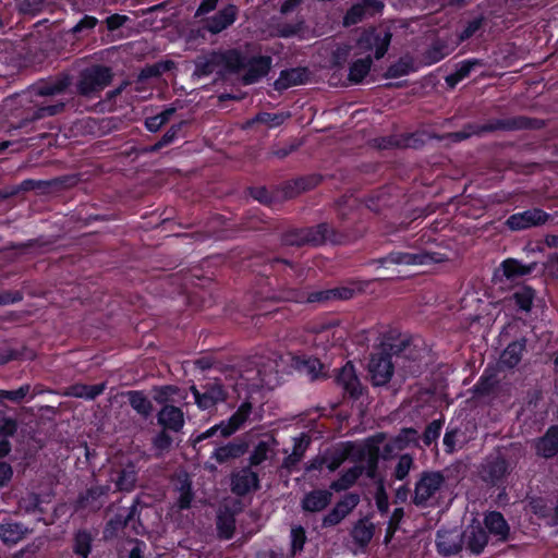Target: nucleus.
Returning <instances> with one entry per match:
<instances>
[{
	"label": "nucleus",
	"mask_w": 558,
	"mask_h": 558,
	"mask_svg": "<svg viewBox=\"0 0 558 558\" xmlns=\"http://www.w3.org/2000/svg\"><path fill=\"white\" fill-rule=\"evenodd\" d=\"M272 59L269 56L247 57L245 61V73L242 76L244 85H252L260 81L271 69Z\"/></svg>",
	"instance_id": "obj_18"
},
{
	"label": "nucleus",
	"mask_w": 558,
	"mask_h": 558,
	"mask_svg": "<svg viewBox=\"0 0 558 558\" xmlns=\"http://www.w3.org/2000/svg\"><path fill=\"white\" fill-rule=\"evenodd\" d=\"M278 356L274 354L271 357H255L256 378L262 387L274 388L280 384Z\"/></svg>",
	"instance_id": "obj_16"
},
{
	"label": "nucleus",
	"mask_w": 558,
	"mask_h": 558,
	"mask_svg": "<svg viewBox=\"0 0 558 558\" xmlns=\"http://www.w3.org/2000/svg\"><path fill=\"white\" fill-rule=\"evenodd\" d=\"M173 439L167 433V429L158 432L151 439L153 448L159 452H165L172 446Z\"/></svg>",
	"instance_id": "obj_60"
},
{
	"label": "nucleus",
	"mask_w": 558,
	"mask_h": 558,
	"mask_svg": "<svg viewBox=\"0 0 558 558\" xmlns=\"http://www.w3.org/2000/svg\"><path fill=\"white\" fill-rule=\"evenodd\" d=\"M411 71V64L400 59L399 61L390 64L386 70V78H398L408 75Z\"/></svg>",
	"instance_id": "obj_59"
},
{
	"label": "nucleus",
	"mask_w": 558,
	"mask_h": 558,
	"mask_svg": "<svg viewBox=\"0 0 558 558\" xmlns=\"http://www.w3.org/2000/svg\"><path fill=\"white\" fill-rule=\"evenodd\" d=\"M335 381L342 389L343 398L356 401L364 392V387L352 362H347L337 373Z\"/></svg>",
	"instance_id": "obj_13"
},
{
	"label": "nucleus",
	"mask_w": 558,
	"mask_h": 558,
	"mask_svg": "<svg viewBox=\"0 0 558 558\" xmlns=\"http://www.w3.org/2000/svg\"><path fill=\"white\" fill-rule=\"evenodd\" d=\"M445 482L444 475L436 472H423L421 478L415 483L412 502L416 507H426L427 501L440 489Z\"/></svg>",
	"instance_id": "obj_11"
},
{
	"label": "nucleus",
	"mask_w": 558,
	"mask_h": 558,
	"mask_svg": "<svg viewBox=\"0 0 558 558\" xmlns=\"http://www.w3.org/2000/svg\"><path fill=\"white\" fill-rule=\"evenodd\" d=\"M485 529L499 542H507L510 535V526L499 511H490L484 518Z\"/></svg>",
	"instance_id": "obj_27"
},
{
	"label": "nucleus",
	"mask_w": 558,
	"mask_h": 558,
	"mask_svg": "<svg viewBox=\"0 0 558 558\" xmlns=\"http://www.w3.org/2000/svg\"><path fill=\"white\" fill-rule=\"evenodd\" d=\"M526 351V338L521 337L508 343L500 354L499 362L507 369L515 368Z\"/></svg>",
	"instance_id": "obj_26"
},
{
	"label": "nucleus",
	"mask_w": 558,
	"mask_h": 558,
	"mask_svg": "<svg viewBox=\"0 0 558 558\" xmlns=\"http://www.w3.org/2000/svg\"><path fill=\"white\" fill-rule=\"evenodd\" d=\"M486 20L483 15H476L468 20H461L456 28L457 44L460 45L485 31Z\"/></svg>",
	"instance_id": "obj_25"
},
{
	"label": "nucleus",
	"mask_w": 558,
	"mask_h": 558,
	"mask_svg": "<svg viewBox=\"0 0 558 558\" xmlns=\"http://www.w3.org/2000/svg\"><path fill=\"white\" fill-rule=\"evenodd\" d=\"M230 481L231 492L239 497H244L260 488L259 475L251 466H243L241 470L233 472Z\"/></svg>",
	"instance_id": "obj_14"
},
{
	"label": "nucleus",
	"mask_w": 558,
	"mask_h": 558,
	"mask_svg": "<svg viewBox=\"0 0 558 558\" xmlns=\"http://www.w3.org/2000/svg\"><path fill=\"white\" fill-rule=\"evenodd\" d=\"M107 388V381H102L96 385L87 384H74L70 386V395L75 398L85 400H95L97 397L104 393Z\"/></svg>",
	"instance_id": "obj_37"
},
{
	"label": "nucleus",
	"mask_w": 558,
	"mask_h": 558,
	"mask_svg": "<svg viewBox=\"0 0 558 558\" xmlns=\"http://www.w3.org/2000/svg\"><path fill=\"white\" fill-rule=\"evenodd\" d=\"M363 473L364 466L361 464H355L349 468L347 471L342 472L337 480L332 481L330 484V489L337 493L347 490L357 482Z\"/></svg>",
	"instance_id": "obj_32"
},
{
	"label": "nucleus",
	"mask_w": 558,
	"mask_h": 558,
	"mask_svg": "<svg viewBox=\"0 0 558 558\" xmlns=\"http://www.w3.org/2000/svg\"><path fill=\"white\" fill-rule=\"evenodd\" d=\"M190 391L201 411L214 410L229 397L227 388L220 380L207 381L201 386V389L192 385Z\"/></svg>",
	"instance_id": "obj_10"
},
{
	"label": "nucleus",
	"mask_w": 558,
	"mask_h": 558,
	"mask_svg": "<svg viewBox=\"0 0 558 558\" xmlns=\"http://www.w3.org/2000/svg\"><path fill=\"white\" fill-rule=\"evenodd\" d=\"M498 384L499 380L496 373L486 368L474 385L473 390L477 396L488 397L495 391Z\"/></svg>",
	"instance_id": "obj_40"
},
{
	"label": "nucleus",
	"mask_w": 558,
	"mask_h": 558,
	"mask_svg": "<svg viewBox=\"0 0 558 558\" xmlns=\"http://www.w3.org/2000/svg\"><path fill=\"white\" fill-rule=\"evenodd\" d=\"M535 263L523 264L515 258H507L501 263V269L507 279H515L531 275L535 269Z\"/></svg>",
	"instance_id": "obj_36"
},
{
	"label": "nucleus",
	"mask_w": 558,
	"mask_h": 558,
	"mask_svg": "<svg viewBox=\"0 0 558 558\" xmlns=\"http://www.w3.org/2000/svg\"><path fill=\"white\" fill-rule=\"evenodd\" d=\"M404 517V510L403 508H396L388 521V525L386 529L385 537H384V544H389L391 539L393 538L396 532L399 530L400 523L403 520Z\"/></svg>",
	"instance_id": "obj_52"
},
{
	"label": "nucleus",
	"mask_w": 558,
	"mask_h": 558,
	"mask_svg": "<svg viewBox=\"0 0 558 558\" xmlns=\"http://www.w3.org/2000/svg\"><path fill=\"white\" fill-rule=\"evenodd\" d=\"M339 220L338 227L328 222H320L316 226L291 228L281 235V242L288 246H322L327 243L332 245H344L363 235L365 225L361 219L359 208L351 206H339L337 210Z\"/></svg>",
	"instance_id": "obj_2"
},
{
	"label": "nucleus",
	"mask_w": 558,
	"mask_h": 558,
	"mask_svg": "<svg viewBox=\"0 0 558 558\" xmlns=\"http://www.w3.org/2000/svg\"><path fill=\"white\" fill-rule=\"evenodd\" d=\"M352 442L348 441L345 442L343 449H336L331 452L323 454L324 461H326L325 466L331 472L338 470L340 465L348 459L350 449H352Z\"/></svg>",
	"instance_id": "obj_44"
},
{
	"label": "nucleus",
	"mask_w": 558,
	"mask_h": 558,
	"mask_svg": "<svg viewBox=\"0 0 558 558\" xmlns=\"http://www.w3.org/2000/svg\"><path fill=\"white\" fill-rule=\"evenodd\" d=\"M536 296L535 290L530 286H522L512 293V300L522 312H531Z\"/></svg>",
	"instance_id": "obj_41"
},
{
	"label": "nucleus",
	"mask_w": 558,
	"mask_h": 558,
	"mask_svg": "<svg viewBox=\"0 0 558 558\" xmlns=\"http://www.w3.org/2000/svg\"><path fill=\"white\" fill-rule=\"evenodd\" d=\"M550 215L538 207H533L520 213L510 215L505 225L511 231H522L545 225Z\"/></svg>",
	"instance_id": "obj_12"
},
{
	"label": "nucleus",
	"mask_w": 558,
	"mask_h": 558,
	"mask_svg": "<svg viewBox=\"0 0 558 558\" xmlns=\"http://www.w3.org/2000/svg\"><path fill=\"white\" fill-rule=\"evenodd\" d=\"M375 504L377 507V510L381 515L387 514L389 511V498L387 495V492L385 489V486L383 483H380L376 489L375 493Z\"/></svg>",
	"instance_id": "obj_64"
},
{
	"label": "nucleus",
	"mask_w": 558,
	"mask_h": 558,
	"mask_svg": "<svg viewBox=\"0 0 558 558\" xmlns=\"http://www.w3.org/2000/svg\"><path fill=\"white\" fill-rule=\"evenodd\" d=\"M531 511L539 519H553V508L548 505V501L542 497H533L529 501Z\"/></svg>",
	"instance_id": "obj_53"
},
{
	"label": "nucleus",
	"mask_w": 558,
	"mask_h": 558,
	"mask_svg": "<svg viewBox=\"0 0 558 558\" xmlns=\"http://www.w3.org/2000/svg\"><path fill=\"white\" fill-rule=\"evenodd\" d=\"M269 450V445L266 441H258V444L254 447L253 451L250 454V464L247 466L252 468L260 465L264 461L268 459Z\"/></svg>",
	"instance_id": "obj_55"
},
{
	"label": "nucleus",
	"mask_w": 558,
	"mask_h": 558,
	"mask_svg": "<svg viewBox=\"0 0 558 558\" xmlns=\"http://www.w3.org/2000/svg\"><path fill=\"white\" fill-rule=\"evenodd\" d=\"M217 533L219 538L229 541L234 536L235 518L233 513L223 512L217 515Z\"/></svg>",
	"instance_id": "obj_43"
},
{
	"label": "nucleus",
	"mask_w": 558,
	"mask_h": 558,
	"mask_svg": "<svg viewBox=\"0 0 558 558\" xmlns=\"http://www.w3.org/2000/svg\"><path fill=\"white\" fill-rule=\"evenodd\" d=\"M239 8L233 3H228L214 15L203 19L205 31L211 35H218L230 27L238 19Z\"/></svg>",
	"instance_id": "obj_15"
},
{
	"label": "nucleus",
	"mask_w": 558,
	"mask_h": 558,
	"mask_svg": "<svg viewBox=\"0 0 558 558\" xmlns=\"http://www.w3.org/2000/svg\"><path fill=\"white\" fill-rule=\"evenodd\" d=\"M247 450L248 444L243 439L236 438L228 444L218 446L213 451L210 459L215 460L218 464H223L230 460L241 458Z\"/></svg>",
	"instance_id": "obj_22"
},
{
	"label": "nucleus",
	"mask_w": 558,
	"mask_h": 558,
	"mask_svg": "<svg viewBox=\"0 0 558 558\" xmlns=\"http://www.w3.org/2000/svg\"><path fill=\"white\" fill-rule=\"evenodd\" d=\"M217 56L218 63L222 64L230 73H239L245 68L247 57L239 49H229Z\"/></svg>",
	"instance_id": "obj_33"
},
{
	"label": "nucleus",
	"mask_w": 558,
	"mask_h": 558,
	"mask_svg": "<svg viewBox=\"0 0 558 558\" xmlns=\"http://www.w3.org/2000/svg\"><path fill=\"white\" fill-rule=\"evenodd\" d=\"M418 353H413L410 340L403 339L396 343H383L371 354L368 373L373 386L387 385L395 372V365H400L411 376L421 374V364L417 362Z\"/></svg>",
	"instance_id": "obj_3"
},
{
	"label": "nucleus",
	"mask_w": 558,
	"mask_h": 558,
	"mask_svg": "<svg viewBox=\"0 0 558 558\" xmlns=\"http://www.w3.org/2000/svg\"><path fill=\"white\" fill-rule=\"evenodd\" d=\"M26 527L19 522L0 524V538L7 545L17 544L26 533Z\"/></svg>",
	"instance_id": "obj_39"
},
{
	"label": "nucleus",
	"mask_w": 558,
	"mask_h": 558,
	"mask_svg": "<svg viewBox=\"0 0 558 558\" xmlns=\"http://www.w3.org/2000/svg\"><path fill=\"white\" fill-rule=\"evenodd\" d=\"M442 421L434 420L430 422L423 432L422 440L425 446L429 447L434 441H436L441 433Z\"/></svg>",
	"instance_id": "obj_56"
},
{
	"label": "nucleus",
	"mask_w": 558,
	"mask_h": 558,
	"mask_svg": "<svg viewBox=\"0 0 558 558\" xmlns=\"http://www.w3.org/2000/svg\"><path fill=\"white\" fill-rule=\"evenodd\" d=\"M253 411V403L246 399L244 400L236 411L229 417L234 427L239 430L248 420Z\"/></svg>",
	"instance_id": "obj_50"
},
{
	"label": "nucleus",
	"mask_w": 558,
	"mask_h": 558,
	"mask_svg": "<svg viewBox=\"0 0 558 558\" xmlns=\"http://www.w3.org/2000/svg\"><path fill=\"white\" fill-rule=\"evenodd\" d=\"M408 138H400L396 135L379 136L372 140L371 144L374 148L379 150H390L395 148L407 147Z\"/></svg>",
	"instance_id": "obj_47"
},
{
	"label": "nucleus",
	"mask_w": 558,
	"mask_h": 558,
	"mask_svg": "<svg viewBox=\"0 0 558 558\" xmlns=\"http://www.w3.org/2000/svg\"><path fill=\"white\" fill-rule=\"evenodd\" d=\"M332 494L328 489H313L305 494L301 506L305 512L323 511L331 502Z\"/></svg>",
	"instance_id": "obj_28"
},
{
	"label": "nucleus",
	"mask_w": 558,
	"mask_h": 558,
	"mask_svg": "<svg viewBox=\"0 0 558 558\" xmlns=\"http://www.w3.org/2000/svg\"><path fill=\"white\" fill-rule=\"evenodd\" d=\"M374 525L360 520L352 530V537L359 546H367L374 536Z\"/></svg>",
	"instance_id": "obj_45"
},
{
	"label": "nucleus",
	"mask_w": 558,
	"mask_h": 558,
	"mask_svg": "<svg viewBox=\"0 0 558 558\" xmlns=\"http://www.w3.org/2000/svg\"><path fill=\"white\" fill-rule=\"evenodd\" d=\"M392 34L388 28L371 26L364 28L357 37L354 49L355 56L365 54L354 60L349 66L348 80L352 84H361L373 65V58L380 60L387 53Z\"/></svg>",
	"instance_id": "obj_4"
},
{
	"label": "nucleus",
	"mask_w": 558,
	"mask_h": 558,
	"mask_svg": "<svg viewBox=\"0 0 558 558\" xmlns=\"http://www.w3.org/2000/svg\"><path fill=\"white\" fill-rule=\"evenodd\" d=\"M463 534L458 530H439L436 534L437 551L442 557H451L463 548Z\"/></svg>",
	"instance_id": "obj_19"
},
{
	"label": "nucleus",
	"mask_w": 558,
	"mask_h": 558,
	"mask_svg": "<svg viewBox=\"0 0 558 558\" xmlns=\"http://www.w3.org/2000/svg\"><path fill=\"white\" fill-rule=\"evenodd\" d=\"M306 542L305 529L301 525L291 529V551L298 554L303 550Z\"/></svg>",
	"instance_id": "obj_58"
},
{
	"label": "nucleus",
	"mask_w": 558,
	"mask_h": 558,
	"mask_svg": "<svg viewBox=\"0 0 558 558\" xmlns=\"http://www.w3.org/2000/svg\"><path fill=\"white\" fill-rule=\"evenodd\" d=\"M356 460L365 462L364 466L365 475L374 480L377 476L378 463H379V448L375 445L368 446L366 449L359 450Z\"/></svg>",
	"instance_id": "obj_30"
},
{
	"label": "nucleus",
	"mask_w": 558,
	"mask_h": 558,
	"mask_svg": "<svg viewBox=\"0 0 558 558\" xmlns=\"http://www.w3.org/2000/svg\"><path fill=\"white\" fill-rule=\"evenodd\" d=\"M106 494V490L101 486H92L87 488L84 493H81L76 499L75 508L77 510L81 509H93L97 510L101 507V502H99V498Z\"/></svg>",
	"instance_id": "obj_35"
},
{
	"label": "nucleus",
	"mask_w": 558,
	"mask_h": 558,
	"mask_svg": "<svg viewBox=\"0 0 558 558\" xmlns=\"http://www.w3.org/2000/svg\"><path fill=\"white\" fill-rule=\"evenodd\" d=\"M360 502L355 493L345 494L335 506L347 517Z\"/></svg>",
	"instance_id": "obj_61"
},
{
	"label": "nucleus",
	"mask_w": 558,
	"mask_h": 558,
	"mask_svg": "<svg viewBox=\"0 0 558 558\" xmlns=\"http://www.w3.org/2000/svg\"><path fill=\"white\" fill-rule=\"evenodd\" d=\"M448 260V257L444 253L420 251L417 253L391 251L385 256L372 259L371 264L384 268H388L390 265H432L441 264Z\"/></svg>",
	"instance_id": "obj_7"
},
{
	"label": "nucleus",
	"mask_w": 558,
	"mask_h": 558,
	"mask_svg": "<svg viewBox=\"0 0 558 558\" xmlns=\"http://www.w3.org/2000/svg\"><path fill=\"white\" fill-rule=\"evenodd\" d=\"M27 352L28 350L26 347H22L21 349H14L8 345H2L0 347V365H5L12 361L27 359Z\"/></svg>",
	"instance_id": "obj_51"
},
{
	"label": "nucleus",
	"mask_w": 558,
	"mask_h": 558,
	"mask_svg": "<svg viewBox=\"0 0 558 558\" xmlns=\"http://www.w3.org/2000/svg\"><path fill=\"white\" fill-rule=\"evenodd\" d=\"M417 441V430L413 427H404L400 430L398 436L396 437V442L399 445V448L402 449L409 446L411 442Z\"/></svg>",
	"instance_id": "obj_63"
},
{
	"label": "nucleus",
	"mask_w": 558,
	"mask_h": 558,
	"mask_svg": "<svg viewBox=\"0 0 558 558\" xmlns=\"http://www.w3.org/2000/svg\"><path fill=\"white\" fill-rule=\"evenodd\" d=\"M186 124V121H180L179 123L172 124L166 133L155 144L145 147L144 153L153 154L161 150L162 148L171 145L179 137V133L182 128Z\"/></svg>",
	"instance_id": "obj_38"
},
{
	"label": "nucleus",
	"mask_w": 558,
	"mask_h": 558,
	"mask_svg": "<svg viewBox=\"0 0 558 558\" xmlns=\"http://www.w3.org/2000/svg\"><path fill=\"white\" fill-rule=\"evenodd\" d=\"M70 85V77L68 75L50 76L48 78L38 80L31 85L20 96L21 101L34 102V107L29 109L25 120L34 122L46 117H52L60 113L64 109L63 102L54 105H46L34 100V97H48L62 94Z\"/></svg>",
	"instance_id": "obj_5"
},
{
	"label": "nucleus",
	"mask_w": 558,
	"mask_h": 558,
	"mask_svg": "<svg viewBox=\"0 0 558 558\" xmlns=\"http://www.w3.org/2000/svg\"><path fill=\"white\" fill-rule=\"evenodd\" d=\"M513 469L514 465L511 461L498 451L496 454L486 458L482 468V478L492 487L505 489L507 488L508 476Z\"/></svg>",
	"instance_id": "obj_9"
},
{
	"label": "nucleus",
	"mask_w": 558,
	"mask_h": 558,
	"mask_svg": "<svg viewBox=\"0 0 558 558\" xmlns=\"http://www.w3.org/2000/svg\"><path fill=\"white\" fill-rule=\"evenodd\" d=\"M463 537L466 538V547L471 553L480 555L488 543V534L486 530L480 525L472 526L470 531H466Z\"/></svg>",
	"instance_id": "obj_34"
},
{
	"label": "nucleus",
	"mask_w": 558,
	"mask_h": 558,
	"mask_svg": "<svg viewBox=\"0 0 558 558\" xmlns=\"http://www.w3.org/2000/svg\"><path fill=\"white\" fill-rule=\"evenodd\" d=\"M113 78L112 69L104 64H93L80 72L76 83L81 96L90 97L109 86Z\"/></svg>",
	"instance_id": "obj_8"
},
{
	"label": "nucleus",
	"mask_w": 558,
	"mask_h": 558,
	"mask_svg": "<svg viewBox=\"0 0 558 558\" xmlns=\"http://www.w3.org/2000/svg\"><path fill=\"white\" fill-rule=\"evenodd\" d=\"M172 66H173L172 61H160V62H156L154 64H148L141 70V72L138 74V80L145 81V80H149V78L159 77L165 72L171 70Z\"/></svg>",
	"instance_id": "obj_48"
},
{
	"label": "nucleus",
	"mask_w": 558,
	"mask_h": 558,
	"mask_svg": "<svg viewBox=\"0 0 558 558\" xmlns=\"http://www.w3.org/2000/svg\"><path fill=\"white\" fill-rule=\"evenodd\" d=\"M380 0H362L350 7L343 16V26L350 27L361 23L367 16H374L384 10Z\"/></svg>",
	"instance_id": "obj_17"
},
{
	"label": "nucleus",
	"mask_w": 558,
	"mask_h": 558,
	"mask_svg": "<svg viewBox=\"0 0 558 558\" xmlns=\"http://www.w3.org/2000/svg\"><path fill=\"white\" fill-rule=\"evenodd\" d=\"M154 400L158 404L166 405L171 400V397L178 395L180 388L175 385H163V386H155L154 389Z\"/></svg>",
	"instance_id": "obj_54"
},
{
	"label": "nucleus",
	"mask_w": 558,
	"mask_h": 558,
	"mask_svg": "<svg viewBox=\"0 0 558 558\" xmlns=\"http://www.w3.org/2000/svg\"><path fill=\"white\" fill-rule=\"evenodd\" d=\"M29 389V385H22L21 387L14 390H0V398L20 403L28 395Z\"/></svg>",
	"instance_id": "obj_62"
},
{
	"label": "nucleus",
	"mask_w": 558,
	"mask_h": 558,
	"mask_svg": "<svg viewBox=\"0 0 558 558\" xmlns=\"http://www.w3.org/2000/svg\"><path fill=\"white\" fill-rule=\"evenodd\" d=\"M248 266L257 276L244 295V304L260 316L277 312L280 302L325 305L331 301L351 300L355 294L350 287L307 291L301 287L305 277L300 264L269 254L254 256Z\"/></svg>",
	"instance_id": "obj_1"
},
{
	"label": "nucleus",
	"mask_w": 558,
	"mask_h": 558,
	"mask_svg": "<svg viewBox=\"0 0 558 558\" xmlns=\"http://www.w3.org/2000/svg\"><path fill=\"white\" fill-rule=\"evenodd\" d=\"M130 407L143 418L147 420L153 411V402L143 390H129L125 392Z\"/></svg>",
	"instance_id": "obj_31"
},
{
	"label": "nucleus",
	"mask_w": 558,
	"mask_h": 558,
	"mask_svg": "<svg viewBox=\"0 0 558 558\" xmlns=\"http://www.w3.org/2000/svg\"><path fill=\"white\" fill-rule=\"evenodd\" d=\"M543 120L525 116H515L505 119H495L488 123H466L459 131L448 133L447 138L453 143H459L470 138L472 135H482L495 131H519V130H539L544 128Z\"/></svg>",
	"instance_id": "obj_6"
},
{
	"label": "nucleus",
	"mask_w": 558,
	"mask_h": 558,
	"mask_svg": "<svg viewBox=\"0 0 558 558\" xmlns=\"http://www.w3.org/2000/svg\"><path fill=\"white\" fill-rule=\"evenodd\" d=\"M157 422L163 429L180 433L185 424L184 413L179 407L166 404L159 410Z\"/></svg>",
	"instance_id": "obj_21"
},
{
	"label": "nucleus",
	"mask_w": 558,
	"mask_h": 558,
	"mask_svg": "<svg viewBox=\"0 0 558 558\" xmlns=\"http://www.w3.org/2000/svg\"><path fill=\"white\" fill-rule=\"evenodd\" d=\"M307 77L305 68H292L282 70L279 77L274 83V88L278 92L286 90L290 87L304 84Z\"/></svg>",
	"instance_id": "obj_29"
},
{
	"label": "nucleus",
	"mask_w": 558,
	"mask_h": 558,
	"mask_svg": "<svg viewBox=\"0 0 558 558\" xmlns=\"http://www.w3.org/2000/svg\"><path fill=\"white\" fill-rule=\"evenodd\" d=\"M535 454L549 460L558 456V424L550 425L546 432L534 441Z\"/></svg>",
	"instance_id": "obj_20"
},
{
	"label": "nucleus",
	"mask_w": 558,
	"mask_h": 558,
	"mask_svg": "<svg viewBox=\"0 0 558 558\" xmlns=\"http://www.w3.org/2000/svg\"><path fill=\"white\" fill-rule=\"evenodd\" d=\"M290 118L289 112H259L253 119L254 122L266 124L270 128H277L284 123Z\"/></svg>",
	"instance_id": "obj_49"
},
{
	"label": "nucleus",
	"mask_w": 558,
	"mask_h": 558,
	"mask_svg": "<svg viewBox=\"0 0 558 558\" xmlns=\"http://www.w3.org/2000/svg\"><path fill=\"white\" fill-rule=\"evenodd\" d=\"M137 481V473L134 465L129 464L117 472L114 478L116 487L120 492H131L135 487Z\"/></svg>",
	"instance_id": "obj_42"
},
{
	"label": "nucleus",
	"mask_w": 558,
	"mask_h": 558,
	"mask_svg": "<svg viewBox=\"0 0 558 558\" xmlns=\"http://www.w3.org/2000/svg\"><path fill=\"white\" fill-rule=\"evenodd\" d=\"M324 180L319 173H310L296 179L287 181L283 185V192L287 197H294L301 193L311 191L318 186Z\"/></svg>",
	"instance_id": "obj_24"
},
{
	"label": "nucleus",
	"mask_w": 558,
	"mask_h": 558,
	"mask_svg": "<svg viewBox=\"0 0 558 558\" xmlns=\"http://www.w3.org/2000/svg\"><path fill=\"white\" fill-rule=\"evenodd\" d=\"M96 533L89 529L81 527L77 529L72 536L71 549L75 558H89Z\"/></svg>",
	"instance_id": "obj_23"
},
{
	"label": "nucleus",
	"mask_w": 558,
	"mask_h": 558,
	"mask_svg": "<svg viewBox=\"0 0 558 558\" xmlns=\"http://www.w3.org/2000/svg\"><path fill=\"white\" fill-rule=\"evenodd\" d=\"M219 64L218 61L213 59L199 58L195 62V70L193 72V76L198 78L209 76L214 71L215 66Z\"/></svg>",
	"instance_id": "obj_57"
},
{
	"label": "nucleus",
	"mask_w": 558,
	"mask_h": 558,
	"mask_svg": "<svg viewBox=\"0 0 558 558\" xmlns=\"http://www.w3.org/2000/svg\"><path fill=\"white\" fill-rule=\"evenodd\" d=\"M178 490L180 493L179 498L177 500V507L180 510H187L192 506V501L194 499V492L191 480L185 476L180 481V485L178 486Z\"/></svg>",
	"instance_id": "obj_46"
}]
</instances>
